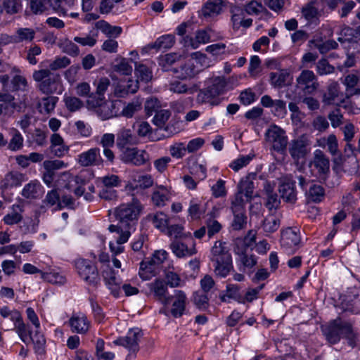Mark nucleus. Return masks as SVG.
<instances>
[{"label": "nucleus", "mask_w": 360, "mask_h": 360, "mask_svg": "<svg viewBox=\"0 0 360 360\" xmlns=\"http://www.w3.org/2000/svg\"><path fill=\"white\" fill-rule=\"evenodd\" d=\"M142 210V204L135 198L130 202L121 204L114 210V216L118 224L110 225L108 230L112 233L129 231L131 234L135 230Z\"/></svg>", "instance_id": "nucleus-1"}, {"label": "nucleus", "mask_w": 360, "mask_h": 360, "mask_svg": "<svg viewBox=\"0 0 360 360\" xmlns=\"http://www.w3.org/2000/svg\"><path fill=\"white\" fill-rule=\"evenodd\" d=\"M226 82L224 77H212L205 81V87L198 91L195 101L198 104H208L211 107L221 103L220 97L226 91Z\"/></svg>", "instance_id": "nucleus-2"}, {"label": "nucleus", "mask_w": 360, "mask_h": 360, "mask_svg": "<svg viewBox=\"0 0 360 360\" xmlns=\"http://www.w3.org/2000/svg\"><path fill=\"white\" fill-rule=\"evenodd\" d=\"M210 260L216 276L225 278L233 269L232 257L226 243L217 240L211 248Z\"/></svg>", "instance_id": "nucleus-3"}, {"label": "nucleus", "mask_w": 360, "mask_h": 360, "mask_svg": "<svg viewBox=\"0 0 360 360\" xmlns=\"http://www.w3.org/2000/svg\"><path fill=\"white\" fill-rule=\"evenodd\" d=\"M323 335L331 345L339 342L342 338H350L354 335L353 323L338 316L321 327Z\"/></svg>", "instance_id": "nucleus-4"}, {"label": "nucleus", "mask_w": 360, "mask_h": 360, "mask_svg": "<svg viewBox=\"0 0 360 360\" xmlns=\"http://www.w3.org/2000/svg\"><path fill=\"white\" fill-rule=\"evenodd\" d=\"M33 79L39 82V89L45 94L60 93V75L49 69H41L33 72Z\"/></svg>", "instance_id": "nucleus-5"}, {"label": "nucleus", "mask_w": 360, "mask_h": 360, "mask_svg": "<svg viewBox=\"0 0 360 360\" xmlns=\"http://www.w3.org/2000/svg\"><path fill=\"white\" fill-rule=\"evenodd\" d=\"M79 277L88 285L97 288L101 283V278L97 266L89 259L77 258L72 261Z\"/></svg>", "instance_id": "nucleus-6"}, {"label": "nucleus", "mask_w": 360, "mask_h": 360, "mask_svg": "<svg viewBox=\"0 0 360 360\" xmlns=\"http://www.w3.org/2000/svg\"><path fill=\"white\" fill-rule=\"evenodd\" d=\"M207 56L200 52H195L192 54V58L179 65L178 67L171 68V71L175 77L181 80L191 79L195 77L200 70L197 67L198 63H205Z\"/></svg>", "instance_id": "nucleus-7"}, {"label": "nucleus", "mask_w": 360, "mask_h": 360, "mask_svg": "<svg viewBox=\"0 0 360 360\" xmlns=\"http://www.w3.org/2000/svg\"><path fill=\"white\" fill-rule=\"evenodd\" d=\"M319 87L318 78L312 70H303L296 78L295 96L314 94Z\"/></svg>", "instance_id": "nucleus-8"}, {"label": "nucleus", "mask_w": 360, "mask_h": 360, "mask_svg": "<svg viewBox=\"0 0 360 360\" xmlns=\"http://www.w3.org/2000/svg\"><path fill=\"white\" fill-rule=\"evenodd\" d=\"M143 337V332L138 328L130 329L126 336L120 337L113 341L115 345L124 347L129 351L125 360H133L139 350V342Z\"/></svg>", "instance_id": "nucleus-9"}, {"label": "nucleus", "mask_w": 360, "mask_h": 360, "mask_svg": "<svg viewBox=\"0 0 360 360\" xmlns=\"http://www.w3.org/2000/svg\"><path fill=\"white\" fill-rule=\"evenodd\" d=\"M120 160L125 164L139 167L149 162L150 155L145 150H141L136 147L126 148L122 150Z\"/></svg>", "instance_id": "nucleus-10"}, {"label": "nucleus", "mask_w": 360, "mask_h": 360, "mask_svg": "<svg viewBox=\"0 0 360 360\" xmlns=\"http://www.w3.org/2000/svg\"><path fill=\"white\" fill-rule=\"evenodd\" d=\"M172 252L179 258L196 254L195 242L191 234L187 238L173 240L169 245Z\"/></svg>", "instance_id": "nucleus-11"}, {"label": "nucleus", "mask_w": 360, "mask_h": 360, "mask_svg": "<svg viewBox=\"0 0 360 360\" xmlns=\"http://www.w3.org/2000/svg\"><path fill=\"white\" fill-rule=\"evenodd\" d=\"M266 141L272 144L274 150L283 152L287 147L288 136L285 131L277 125H273L266 131Z\"/></svg>", "instance_id": "nucleus-12"}, {"label": "nucleus", "mask_w": 360, "mask_h": 360, "mask_svg": "<svg viewBox=\"0 0 360 360\" xmlns=\"http://www.w3.org/2000/svg\"><path fill=\"white\" fill-rule=\"evenodd\" d=\"M311 141L307 134L301 135L292 140L289 143V153L295 160L304 158L310 151Z\"/></svg>", "instance_id": "nucleus-13"}, {"label": "nucleus", "mask_w": 360, "mask_h": 360, "mask_svg": "<svg viewBox=\"0 0 360 360\" xmlns=\"http://www.w3.org/2000/svg\"><path fill=\"white\" fill-rule=\"evenodd\" d=\"M301 238L299 230L291 227L281 231V245L287 252H294L299 247Z\"/></svg>", "instance_id": "nucleus-14"}, {"label": "nucleus", "mask_w": 360, "mask_h": 360, "mask_svg": "<svg viewBox=\"0 0 360 360\" xmlns=\"http://www.w3.org/2000/svg\"><path fill=\"white\" fill-rule=\"evenodd\" d=\"M236 254L238 255L236 263L239 270L249 274L252 273L257 264L258 257L246 250H236Z\"/></svg>", "instance_id": "nucleus-15"}, {"label": "nucleus", "mask_w": 360, "mask_h": 360, "mask_svg": "<svg viewBox=\"0 0 360 360\" xmlns=\"http://www.w3.org/2000/svg\"><path fill=\"white\" fill-rule=\"evenodd\" d=\"M167 257V252L165 250H157L153 256L150 258V260L146 262L141 263V270L139 271V276L143 280H148L150 278V276L145 275L143 269H146L147 272H151L155 270L156 266L161 264Z\"/></svg>", "instance_id": "nucleus-16"}, {"label": "nucleus", "mask_w": 360, "mask_h": 360, "mask_svg": "<svg viewBox=\"0 0 360 360\" xmlns=\"http://www.w3.org/2000/svg\"><path fill=\"white\" fill-rule=\"evenodd\" d=\"M148 288L153 293L154 297L162 304L166 306L171 303L172 298L168 293L167 285L165 280L156 278L148 284Z\"/></svg>", "instance_id": "nucleus-17"}, {"label": "nucleus", "mask_w": 360, "mask_h": 360, "mask_svg": "<svg viewBox=\"0 0 360 360\" xmlns=\"http://www.w3.org/2000/svg\"><path fill=\"white\" fill-rule=\"evenodd\" d=\"M122 101H110L105 100L103 103L95 110L97 115L103 120L120 116V109L122 108Z\"/></svg>", "instance_id": "nucleus-18"}, {"label": "nucleus", "mask_w": 360, "mask_h": 360, "mask_svg": "<svg viewBox=\"0 0 360 360\" xmlns=\"http://www.w3.org/2000/svg\"><path fill=\"white\" fill-rule=\"evenodd\" d=\"M77 162L82 167L100 166L103 160L101 156L100 148H91L77 156Z\"/></svg>", "instance_id": "nucleus-19"}, {"label": "nucleus", "mask_w": 360, "mask_h": 360, "mask_svg": "<svg viewBox=\"0 0 360 360\" xmlns=\"http://www.w3.org/2000/svg\"><path fill=\"white\" fill-rule=\"evenodd\" d=\"M226 3L223 0H208L202 6L199 17L214 18L222 13Z\"/></svg>", "instance_id": "nucleus-20"}, {"label": "nucleus", "mask_w": 360, "mask_h": 360, "mask_svg": "<svg viewBox=\"0 0 360 360\" xmlns=\"http://www.w3.org/2000/svg\"><path fill=\"white\" fill-rule=\"evenodd\" d=\"M172 298L171 314L174 318L181 317L185 312L187 304V297L186 293L180 290L174 291V295H170Z\"/></svg>", "instance_id": "nucleus-21"}, {"label": "nucleus", "mask_w": 360, "mask_h": 360, "mask_svg": "<svg viewBox=\"0 0 360 360\" xmlns=\"http://www.w3.org/2000/svg\"><path fill=\"white\" fill-rule=\"evenodd\" d=\"M292 79L290 71L288 69H279L269 73V82L275 89H281L289 85Z\"/></svg>", "instance_id": "nucleus-22"}, {"label": "nucleus", "mask_w": 360, "mask_h": 360, "mask_svg": "<svg viewBox=\"0 0 360 360\" xmlns=\"http://www.w3.org/2000/svg\"><path fill=\"white\" fill-rule=\"evenodd\" d=\"M295 181L286 178L279 186L281 198L286 202L293 204L297 200Z\"/></svg>", "instance_id": "nucleus-23"}, {"label": "nucleus", "mask_w": 360, "mask_h": 360, "mask_svg": "<svg viewBox=\"0 0 360 360\" xmlns=\"http://www.w3.org/2000/svg\"><path fill=\"white\" fill-rule=\"evenodd\" d=\"M313 165L317 170L319 178L326 180L327 174L329 172L330 162L328 158L321 150L314 151Z\"/></svg>", "instance_id": "nucleus-24"}, {"label": "nucleus", "mask_w": 360, "mask_h": 360, "mask_svg": "<svg viewBox=\"0 0 360 360\" xmlns=\"http://www.w3.org/2000/svg\"><path fill=\"white\" fill-rule=\"evenodd\" d=\"M171 200L169 190L165 186H156L151 194V202L155 207H163Z\"/></svg>", "instance_id": "nucleus-25"}, {"label": "nucleus", "mask_w": 360, "mask_h": 360, "mask_svg": "<svg viewBox=\"0 0 360 360\" xmlns=\"http://www.w3.org/2000/svg\"><path fill=\"white\" fill-rule=\"evenodd\" d=\"M71 330L79 334H85L88 332L90 322L86 316L82 314H74L69 320Z\"/></svg>", "instance_id": "nucleus-26"}, {"label": "nucleus", "mask_w": 360, "mask_h": 360, "mask_svg": "<svg viewBox=\"0 0 360 360\" xmlns=\"http://www.w3.org/2000/svg\"><path fill=\"white\" fill-rule=\"evenodd\" d=\"M13 327L6 328L5 330H15L19 338L25 344L30 343V339H32V331L30 326L27 325L21 316L16 322L13 324Z\"/></svg>", "instance_id": "nucleus-27"}, {"label": "nucleus", "mask_w": 360, "mask_h": 360, "mask_svg": "<svg viewBox=\"0 0 360 360\" xmlns=\"http://www.w3.org/2000/svg\"><path fill=\"white\" fill-rule=\"evenodd\" d=\"M103 279L105 285L110 290L111 293L115 297H118L120 294V285L122 283L121 279L116 276L115 272L110 269L105 271L103 274Z\"/></svg>", "instance_id": "nucleus-28"}, {"label": "nucleus", "mask_w": 360, "mask_h": 360, "mask_svg": "<svg viewBox=\"0 0 360 360\" xmlns=\"http://www.w3.org/2000/svg\"><path fill=\"white\" fill-rule=\"evenodd\" d=\"M44 192V187L40 182L34 180L25 185L21 195L27 199H37L42 196Z\"/></svg>", "instance_id": "nucleus-29"}, {"label": "nucleus", "mask_w": 360, "mask_h": 360, "mask_svg": "<svg viewBox=\"0 0 360 360\" xmlns=\"http://www.w3.org/2000/svg\"><path fill=\"white\" fill-rule=\"evenodd\" d=\"M323 3V0H311L302 8V15L309 21L316 18L320 13L323 11V8L321 7Z\"/></svg>", "instance_id": "nucleus-30"}, {"label": "nucleus", "mask_w": 360, "mask_h": 360, "mask_svg": "<svg viewBox=\"0 0 360 360\" xmlns=\"http://www.w3.org/2000/svg\"><path fill=\"white\" fill-rule=\"evenodd\" d=\"M256 173H250L245 178L242 179L238 185V192L244 194L247 200H251L252 198L254 183L253 180L256 178Z\"/></svg>", "instance_id": "nucleus-31"}, {"label": "nucleus", "mask_w": 360, "mask_h": 360, "mask_svg": "<svg viewBox=\"0 0 360 360\" xmlns=\"http://www.w3.org/2000/svg\"><path fill=\"white\" fill-rule=\"evenodd\" d=\"M53 207V210H61L63 206L61 205L60 195L57 189H52L46 193L42 200L41 208H49Z\"/></svg>", "instance_id": "nucleus-32"}, {"label": "nucleus", "mask_w": 360, "mask_h": 360, "mask_svg": "<svg viewBox=\"0 0 360 360\" xmlns=\"http://www.w3.org/2000/svg\"><path fill=\"white\" fill-rule=\"evenodd\" d=\"M136 143V138L130 129H122L117 134L116 144L118 148L123 150L127 145Z\"/></svg>", "instance_id": "nucleus-33"}, {"label": "nucleus", "mask_w": 360, "mask_h": 360, "mask_svg": "<svg viewBox=\"0 0 360 360\" xmlns=\"http://www.w3.org/2000/svg\"><path fill=\"white\" fill-rule=\"evenodd\" d=\"M23 212L24 207L22 205L19 204L13 205L12 211L4 217L3 221L7 225L17 224L22 221V213Z\"/></svg>", "instance_id": "nucleus-34"}, {"label": "nucleus", "mask_w": 360, "mask_h": 360, "mask_svg": "<svg viewBox=\"0 0 360 360\" xmlns=\"http://www.w3.org/2000/svg\"><path fill=\"white\" fill-rule=\"evenodd\" d=\"M148 219L153 226L162 232H165L169 224V217L163 212H157L148 215Z\"/></svg>", "instance_id": "nucleus-35"}, {"label": "nucleus", "mask_w": 360, "mask_h": 360, "mask_svg": "<svg viewBox=\"0 0 360 360\" xmlns=\"http://www.w3.org/2000/svg\"><path fill=\"white\" fill-rule=\"evenodd\" d=\"M0 315L4 319L1 321V325L4 329L10 327L8 326L6 320L8 319L13 322V324L16 322L21 316V314L17 309H11L7 306H3L0 307Z\"/></svg>", "instance_id": "nucleus-36"}, {"label": "nucleus", "mask_w": 360, "mask_h": 360, "mask_svg": "<svg viewBox=\"0 0 360 360\" xmlns=\"http://www.w3.org/2000/svg\"><path fill=\"white\" fill-rule=\"evenodd\" d=\"M97 29L100 30L107 37L116 38L119 37L122 31L120 26H112L105 20H99L96 23Z\"/></svg>", "instance_id": "nucleus-37"}, {"label": "nucleus", "mask_w": 360, "mask_h": 360, "mask_svg": "<svg viewBox=\"0 0 360 360\" xmlns=\"http://www.w3.org/2000/svg\"><path fill=\"white\" fill-rule=\"evenodd\" d=\"M24 181L22 174L17 172L8 173L1 181V187L4 188L17 187L22 184Z\"/></svg>", "instance_id": "nucleus-38"}, {"label": "nucleus", "mask_w": 360, "mask_h": 360, "mask_svg": "<svg viewBox=\"0 0 360 360\" xmlns=\"http://www.w3.org/2000/svg\"><path fill=\"white\" fill-rule=\"evenodd\" d=\"M119 236L116 238L115 241L110 242L109 246L111 252L117 255L124 251L122 244L125 243L129 238L130 233L129 231H120Z\"/></svg>", "instance_id": "nucleus-39"}, {"label": "nucleus", "mask_w": 360, "mask_h": 360, "mask_svg": "<svg viewBox=\"0 0 360 360\" xmlns=\"http://www.w3.org/2000/svg\"><path fill=\"white\" fill-rule=\"evenodd\" d=\"M35 34L36 31L32 28H18L13 34L14 43L30 42L34 39Z\"/></svg>", "instance_id": "nucleus-40"}, {"label": "nucleus", "mask_w": 360, "mask_h": 360, "mask_svg": "<svg viewBox=\"0 0 360 360\" xmlns=\"http://www.w3.org/2000/svg\"><path fill=\"white\" fill-rule=\"evenodd\" d=\"M305 194L309 200L320 202L324 198L325 190L321 185L313 183L309 186V190Z\"/></svg>", "instance_id": "nucleus-41"}, {"label": "nucleus", "mask_w": 360, "mask_h": 360, "mask_svg": "<svg viewBox=\"0 0 360 360\" xmlns=\"http://www.w3.org/2000/svg\"><path fill=\"white\" fill-rule=\"evenodd\" d=\"M281 225V221L278 217L274 215H269L264 220L262 228L266 236H269L276 231Z\"/></svg>", "instance_id": "nucleus-42"}, {"label": "nucleus", "mask_w": 360, "mask_h": 360, "mask_svg": "<svg viewBox=\"0 0 360 360\" xmlns=\"http://www.w3.org/2000/svg\"><path fill=\"white\" fill-rule=\"evenodd\" d=\"M169 90L178 94H193L196 91L195 86H188L186 84L179 80H174L169 83Z\"/></svg>", "instance_id": "nucleus-43"}, {"label": "nucleus", "mask_w": 360, "mask_h": 360, "mask_svg": "<svg viewBox=\"0 0 360 360\" xmlns=\"http://www.w3.org/2000/svg\"><path fill=\"white\" fill-rule=\"evenodd\" d=\"M138 89V82L129 79L126 84H119L117 86L115 94L119 97H124L127 94L136 93Z\"/></svg>", "instance_id": "nucleus-44"}, {"label": "nucleus", "mask_w": 360, "mask_h": 360, "mask_svg": "<svg viewBox=\"0 0 360 360\" xmlns=\"http://www.w3.org/2000/svg\"><path fill=\"white\" fill-rule=\"evenodd\" d=\"M338 85L337 83L330 84L326 92L323 96V103L324 105H334L336 103V99L338 97Z\"/></svg>", "instance_id": "nucleus-45"}, {"label": "nucleus", "mask_w": 360, "mask_h": 360, "mask_svg": "<svg viewBox=\"0 0 360 360\" xmlns=\"http://www.w3.org/2000/svg\"><path fill=\"white\" fill-rule=\"evenodd\" d=\"M62 51L72 57H76L79 55L80 51L78 46L75 43L74 40L71 41L65 39L61 41L59 45Z\"/></svg>", "instance_id": "nucleus-46"}, {"label": "nucleus", "mask_w": 360, "mask_h": 360, "mask_svg": "<svg viewBox=\"0 0 360 360\" xmlns=\"http://www.w3.org/2000/svg\"><path fill=\"white\" fill-rule=\"evenodd\" d=\"M340 308L342 311H350L354 314L359 313L360 311V300L358 296L355 297L353 300L349 297H347V299L342 302Z\"/></svg>", "instance_id": "nucleus-47"}, {"label": "nucleus", "mask_w": 360, "mask_h": 360, "mask_svg": "<svg viewBox=\"0 0 360 360\" xmlns=\"http://www.w3.org/2000/svg\"><path fill=\"white\" fill-rule=\"evenodd\" d=\"M250 200H247L244 194H241V192H237L233 199L231 200V209L232 212H245V205Z\"/></svg>", "instance_id": "nucleus-48"}, {"label": "nucleus", "mask_w": 360, "mask_h": 360, "mask_svg": "<svg viewBox=\"0 0 360 360\" xmlns=\"http://www.w3.org/2000/svg\"><path fill=\"white\" fill-rule=\"evenodd\" d=\"M175 42V38L172 34H165L158 37L153 44V48L161 49H169L173 46Z\"/></svg>", "instance_id": "nucleus-49"}, {"label": "nucleus", "mask_w": 360, "mask_h": 360, "mask_svg": "<svg viewBox=\"0 0 360 360\" xmlns=\"http://www.w3.org/2000/svg\"><path fill=\"white\" fill-rule=\"evenodd\" d=\"M165 233L170 237H174V240L187 238L191 234L190 233H184V227L179 224L168 225Z\"/></svg>", "instance_id": "nucleus-50"}, {"label": "nucleus", "mask_w": 360, "mask_h": 360, "mask_svg": "<svg viewBox=\"0 0 360 360\" xmlns=\"http://www.w3.org/2000/svg\"><path fill=\"white\" fill-rule=\"evenodd\" d=\"M58 98L56 96H49L43 98L39 103L40 112L50 113L53 111Z\"/></svg>", "instance_id": "nucleus-51"}, {"label": "nucleus", "mask_w": 360, "mask_h": 360, "mask_svg": "<svg viewBox=\"0 0 360 360\" xmlns=\"http://www.w3.org/2000/svg\"><path fill=\"white\" fill-rule=\"evenodd\" d=\"M189 171L198 181L205 179L207 176L206 167L197 162H193L189 165Z\"/></svg>", "instance_id": "nucleus-52"}, {"label": "nucleus", "mask_w": 360, "mask_h": 360, "mask_svg": "<svg viewBox=\"0 0 360 360\" xmlns=\"http://www.w3.org/2000/svg\"><path fill=\"white\" fill-rule=\"evenodd\" d=\"M74 1V0H54L52 7L60 16H66L67 8L72 7Z\"/></svg>", "instance_id": "nucleus-53"}, {"label": "nucleus", "mask_w": 360, "mask_h": 360, "mask_svg": "<svg viewBox=\"0 0 360 360\" xmlns=\"http://www.w3.org/2000/svg\"><path fill=\"white\" fill-rule=\"evenodd\" d=\"M11 84L12 91H25L27 87V81L24 76L16 74L12 77Z\"/></svg>", "instance_id": "nucleus-54"}, {"label": "nucleus", "mask_w": 360, "mask_h": 360, "mask_svg": "<svg viewBox=\"0 0 360 360\" xmlns=\"http://www.w3.org/2000/svg\"><path fill=\"white\" fill-rule=\"evenodd\" d=\"M141 108V103L136 100L130 102L122 107V109L120 110V115H122L125 117H132L134 113L139 111Z\"/></svg>", "instance_id": "nucleus-55"}, {"label": "nucleus", "mask_w": 360, "mask_h": 360, "mask_svg": "<svg viewBox=\"0 0 360 360\" xmlns=\"http://www.w3.org/2000/svg\"><path fill=\"white\" fill-rule=\"evenodd\" d=\"M255 155L248 154L246 155H240L237 159L233 160L229 167L235 172L239 171L243 167L247 166L253 159Z\"/></svg>", "instance_id": "nucleus-56"}, {"label": "nucleus", "mask_w": 360, "mask_h": 360, "mask_svg": "<svg viewBox=\"0 0 360 360\" xmlns=\"http://www.w3.org/2000/svg\"><path fill=\"white\" fill-rule=\"evenodd\" d=\"M188 212L192 219H200L205 213V205L191 200Z\"/></svg>", "instance_id": "nucleus-57"}, {"label": "nucleus", "mask_w": 360, "mask_h": 360, "mask_svg": "<svg viewBox=\"0 0 360 360\" xmlns=\"http://www.w3.org/2000/svg\"><path fill=\"white\" fill-rule=\"evenodd\" d=\"M181 56L176 53H167L160 58L159 63L165 71H169V67L179 60Z\"/></svg>", "instance_id": "nucleus-58"}, {"label": "nucleus", "mask_w": 360, "mask_h": 360, "mask_svg": "<svg viewBox=\"0 0 360 360\" xmlns=\"http://www.w3.org/2000/svg\"><path fill=\"white\" fill-rule=\"evenodd\" d=\"M293 100L298 103H303L310 110H318L320 106L319 102L317 99L311 96H303V94L300 96H295Z\"/></svg>", "instance_id": "nucleus-59"}, {"label": "nucleus", "mask_w": 360, "mask_h": 360, "mask_svg": "<svg viewBox=\"0 0 360 360\" xmlns=\"http://www.w3.org/2000/svg\"><path fill=\"white\" fill-rule=\"evenodd\" d=\"M98 33H89L84 37H75L73 40L75 42L83 46L93 47L97 42Z\"/></svg>", "instance_id": "nucleus-60"}, {"label": "nucleus", "mask_w": 360, "mask_h": 360, "mask_svg": "<svg viewBox=\"0 0 360 360\" xmlns=\"http://www.w3.org/2000/svg\"><path fill=\"white\" fill-rule=\"evenodd\" d=\"M316 70L318 75L323 76L333 73L335 68L326 59L321 58L316 65Z\"/></svg>", "instance_id": "nucleus-61"}, {"label": "nucleus", "mask_w": 360, "mask_h": 360, "mask_svg": "<svg viewBox=\"0 0 360 360\" xmlns=\"http://www.w3.org/2000/svg\"><path fill=\"white\" fill-rule=\"evenodd\" d=\"M170 115L171 112L169 110L160 109L155 114L153 122L159 128H162L169 120Z\"/></svg>", "instance_id": "nucleus-62"}, {"label": "nucleus", "mask_w": 360, "mask_h": 360, "mask_svg": "<svg viewBox=\"0 0 360 360\" xmlns=\"http://www.w3.org/2000/svg\"><path fill=\"white\" fill-rule=\"evenodd\" d=\"M70 59L67 56H58L49 63V70L54 72L57 70L66 68L70 64Z\"/></svg>", "instance_id": "nucleus-63"}, {"label": "nucleus", "mask_w": 360, "mask_h": 360, "mask_svg": "<svg viewBox=\"0 0 360 360\" xmlns=\"http://www.w3.org/2000/svg\"><path fill=\"white\" fill-rule=\"evenodd\" d=\"M165 283L167 285L171 288L181 286V279L178 274L173 271L167 270L165 271Z\"/></svg>", "instance_id": "nucleus-64"}]
</instances>
